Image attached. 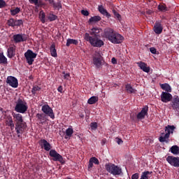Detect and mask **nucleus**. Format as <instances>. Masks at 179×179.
Here are the masks:
<instances>
[{
    "mask_svg": "<svg viewBox=\"0 0 179 179\" xmlns=\"http://www.w3.org/2000/svg\"><path fill=\"white\" fill-rule=\"evenodd\" d=\"M80 117H84V115H80Z\"/></svg>",
    "mask_w": 179,
    "mask_h": 179,
    "instance_id": "61",
    "label": "nucleus"
},
{
    "mask_svg": "<svg viewBox=\"0 0 179 179\" xmlns=\"http://www.w3.org/2000/svg\"><path fill=\"white\" fill-rule=\"evenodd\" d=\"M45 1H48L50 6H53L54 3L55 2V0H45Z\"/></svg>",
    "mask_w": 179,
    "mask_h": 179,
    "instance_id": "56",
    "label": "nucleus"
},
{
    "mask_svg": "<svg viewBox=\"0 0 179 179\" xmlns=\"http://www.w3.org/2000/svg\"><path fill=\"white\" fill-rule=\"evenodd\" d=\"M90 126L92 130H96L98 128V124L96 122H92Z\"/></svg>",
    "mask_w": 179,
    "mask_h": 179,
    "instance_id": "46",
    "label": "nucleus"
},
{
    "mask_svg": "<svg viewBox=\"0 0 179 179\" xmlns=\"http://www.w3.org/2000/svg\"><path fill=\"white\" fill-rule=\"evenodd\" d=\"M71 44H74L75 45H78V41H76V39L68 38L66 45L67 47H69L71 45Z\"/></svg>",
    "mask_w": 179,
    "mask_h": 179,
    "instance_id": "30",
    "label": "nucleus"
},
{
    "mask_svg": "<svg viewBox=\"0 0 179 179\" xmlns=\"http://www.w3.org/2000/svg\"><path fill=\"white\" fill-rule=\"evenodd\" d=\"M23 24L22 20H15L14 27H20Z\"/></svg>",
    "mask_w": 179,
    "mask_h": 179,
    "instance_id": "44",
    "label": "nucleus"
},
{
    "mask_svg": "<svg viewBox=\"0 0 179 179\" xmlns=\"http://www.w3.org/2000/svg\"><path fill=\"white\" fill-rule=\"evenodd\" d=\"M131 179H139V173H136L133 174L131 176Z\"/></svg>",
    "mask_w": 179,
    "mask_h": 179,
    "instance_id": "52",
    "label": "nucleus"
},
{
    "mask_svg": "<svg viewBox=\"0 0 179 179\" xmlns=\"http://www.w3.org/2000/svg\"><path fill=\"white\" fill-rule=\"evenodd\" d=\"M101 31V29L94 27L90 31V34L85 33L83 35V38L85 41L89 42L92 47L101 48L104 45V42L98 37V35Z\"/></svg>",
    "mask_w": 179,
    "mask_h": 179,
    "instance_id": "1",
    "label": "nucleus"
},
{
    "mask_svg": "<svg viewBox=\"0 0 179 179\" xmlns=\"http://www.w3.org/2000/svg\"><path fill=\"white\" fill-rule=\"evenodd\" d=\"M150 52L153 55H157V49H155V47H151V48H150Z\"/></svg>",
    "mask_w": 179,
    "mask_h": 179,
    "instance_id": "48",
    "label": "nucleus"
},
{
    "mask_svg": "<svg viewBox=\"0 0 179 179\" xmlns=\"http://www.w3.org/2000/svg\"><path fill=\"white\" fill-rule=\"evenodd\" d=\"M6 124L11 129H13L15 128V124L13 120L12 117H8V120H6Z\"/></svg>",
    "mask_w": 179,
    "mask_h": 179,
    "instance_id": "28",
    "label": "nucleus"
},
{
    "mask_svg": "<svg viewBox=\"0 0 179 179\" xmlns=\"http://www.w3.org/2000/svg\"><path fill=\"white\" fill-rule=\"evenodd\" d=\"M0 64H8V59L4 56L3 53L0 52Z\"/></svg>",
    "mask_w": 179,
    "mask_h": 179,
    "instance_id": "37",
    "label": "nucleus"
},
{
    "mask_svg": "<svg viewBox=\"0 0 179 179\" xmlns=\"http://www.w3.org/2000/svg\"><path fill=\"white\" fill-rule=\"evenodd\" d=\"M94 166V163L92 162L91 159H90L89 162V165H88V169H92Z\"/></svg>",
    "mask_w": 179,
    "mask_h": 179,
    "instance_id": "53",
    "label": "nucleus"
},
{
    "mask_svg": "<svg viewBox=\"0 0 179 179\" xmlns=\"http://www.w3.org/2000/svg\"><path fill=\"white\" fill-rule=\"evenodd\" d=\"M38 0H29L31 3H34V6L37 5Z\"/></svg>",
    "mask_w": 179,
    "mask_h": 179,
    "instance_id": "55",
    "label": "nucleus"
},
{
    "mask_svg": "<svg viewBox=\"0 0 179 179\" xmlns=\"http://www.w3.org/2000/svg\"><path fill=\"white\" fill-rule=\"evenodd\" d=\"M20 11H21V9L20 7H16L15 9L10 10V15L13 16L17 15L18 13H20Z\"/></svg>",
    "mask_w": 179,
    "mask_h": 179,
    "instance_id": "38",
    "label": "nucleus"
},
{
    "mask_svg": "<svg viewBox=\"0 0 179 179\" xmlns=\"http://www.w3.org/2000/svg\"><path fill=\"white\" fill-rule=\"evenodd\" d=\"M161 87L164 91H166L168 93H171V87L168 83L162 84Z\"/></svg>",
    "mask_w": 179,
    "mask_h": 179,
    "instance_id": "31",
    "label": "nucleus"
},
{
    "mask_svg": "<svg viewBox=\"0 0 179 179\" xmlns=\"http://www.w3.org/2000/svg\"><path fill=\"white\" fill-rule=\"evenodd\" d=\"M6 83L11 87L17 88L18 87V80L14 76H8Z\"/></svg>",
    "mask_w": 179,
    "mask_h": 179,
    "instance_id": "13",
    "label": "nucleus"
},
{
    "mask_svg": "<svg viewBox=\"0 0 179 179\" xmlns=\"http://www.w3.org/2000/svg\"><path fill=\"white\" fill-rule=\"evenodd\" d=\"M172 99V94L169 92H163L161 94V100L164 103L170 102Z\"/></svg>",
    "mask_w": 179,
    "mask_h": 179,
    "instance_id": "15",
    "label": "nucleus"
},
{
    "mask_svg": "<svg viewBox=\"0 0 179 179\" xmlns=\"http://www.w3.org/2000/svg\"><path fill=\"white\" fill-rule=\"evenodd\" d=\"M41 90V88L38 85H34L33 87H32V90H31L32 94L34 96H36V92L38 91H40Z\"/></svg>",
    "mask_w": 179,
    "mask_h": 179,
    "instance_id": "42",
    "label": "nucleus"
},
{
    "mask_svg": "<svg viewBox=\"0 0 179 179\" xmlns=\"http://www.w3.org/2000/svg\"><path fill=\"white\" fill-rule=\"evenodd\" d=\"M100 21H101V17H100V15H94V17H91V18L89 20L90 23L99 22Z\"/></svg>",
    "mask_w": 179,
    "mask_h": 179,
    "instance_id": "29",
    "label": "nucleus"
},
{
    "mask_svg": "<svg viewBox=\"0 0 179 179\" xmlns=\"http://www.w3.org/2000/svg\"><path fill=\"white\" fill-rule=\"evenodd\" d=\"M27 103L19 98L17 99L15 110L19 113H25L28 110Z\"/></svg>",
    "mask_w": 179,
    "mask_h": 179,
    "instance_id": "4",
    "label": "nucleus"
},
{
    "mask_svg": "<svg viewBox=\"0 0 179 179\" xmlns=\"http://www.w3.org/2000/svg\"><path fill=\"white\" fill-rule=\"evenodd\" d=\"M50 55L53 57H57L58 55H57V52L55 48V44L52 43L50 47Z\"/></svg>",
    "mask_w": 179,
    "mask_h": 179,
    "instance_id": "22",
    "label": "nucleus"
},
{
    "mask_svg": "<svg viewBox=\"0 0 179 179\" xmlns=\"http://www.w3.org/2000/svg\"><path fill=\"white\" fill-rule=\"evenodd\" d=\"M36 117L38 118V120L41 122L43 123L45 121V115H44L43 113H38L36 115Z\"/></svg>",
    "mask_w": 179,
    "mask_h": 179,
    "instance_id": "36",
    "label": "nucleus"
},
{
    "mask_svg": "<svg viewBox=\"0 0 179 179\" xmlns=\"http://www.w3.org/2000/svg\"><path fill=\"white\" fill-rule=\"evenodd\" d=\"M36 56H37V54L31 50H27V52L24 54L26 62L29 65H32L33 64Z\"/></svg>",
    "mask_w": 179,
    "mask_h": 179,
    "instance_id": "5",
    "label": "nucleus"
},
{
    "mask_svg": "<svg viewBox=\"0 0 179 179\" xmlns=\"http://www.w3.org/2000/svg\"><path fill=\"white\" fill-rule=\"evenodd\" d=\"M16 50V46L15 45H11L8 49V57L9 58H13L15 55Z\"/></svg>",
    "mask_w": 179,
    "mask_h": 179,
    "instance_id": "20",
    "label": "nucleus"
},
{
    "mask_svg": "<svg viewBox=\"0 0 179 179\" xmlns=\"http://www.w3.org/2000/svg\"><path fill=\"white\" fill-rule=\"evenodd\" d=\"M68 179H72V178H68Z\"/></svg>",
    "mask_w": 179,
    "mask_h": 179,
    "instance_id": "64",
    "label": "nucleus"
},
{
    "mask_svg": "<svg viewBox=\"0 0 179 179\" xmlns=\"http://www.w3.org/2000/svg\"><path fill=\"white\" fill-rule=\"evenodd\" d=\"M104 37L107 38L112 43L120 44L124 41V36L115 32L111 28H107L104 30Z\"/></svg>",
    "mask_w": 179,
    "mask_h": 179,
    "instance_id": "2",
    "label": "nucleus"
},
{
    "mask_svg": "<svg viewBox=\"0 0 179 179\" xmlns=\"http://www.w3.org/2000/svg\"><path fill=\"white\" fill-rule=\"evenodd\" d=\"M57 91H58L59 93H63V87H62V85H59V86L58 87Z\"/></svg>",
    "mask_w": 179,
    "mask_h": 179,
    "instance_id": "54",
    "label": "nucleus"
},
{
    "mask_svg": "<svg viewBox=\"0 0 179 179\" xmlns=\"http://www.w3.org/2000/svg\"><path fill=\"white\" fill-rule=\"evenodd\" d=\"M39 17H40L41 22L44 24L45 22V14L44 11L43 10L40 11Z\"/></svg>",
    "mask_w": 179,
    "mask_h": 179,
    "instance_id": "41",
    "label": "nucleus"
},
{
    "mask_svg": "<svg viewBox=\"0 0 179 179\" xmlns=\"http://www.w3.org/2000/svg\"><path fill=\"white\" fill-rule=\"evenodd\" d=\"M99 101L98 96H92L90 99H88L87 103L90 105H93Z\"/></svg>",
    "mask_w": 179,
    "mask_h": 179,
    "instance_id": "32",
    "label": "nucleus"
},
{
    "mask_svg": "<svg viewBox=\"0 0 179 179\" xmlns=\"http://www.w3.org/2000/svg\"><path fill=\"white\" fill-rule=\"evenodd\" d=\"M73 134V129L72 126H70L66 130V136L71 137Z\"/></svg>",
    "mask_w": 179,
    "mask_h": 179,
    "instance_id": "39",
    "label": "nucleus"
},
{
    "mask_svg": "<svg viewBox=\"0 0 179 179\" xmlns=\"http://www.w3.org/2000/svg\"><path fill=\"white\" fill-rule=\"evenodd\" d=\"M52 6L53 7V9L60 10L63 8L62 1H57V2L55 1V3H53Z\"/></svg>",
    "mask_w": 179,
    "mask_h": 179,
    "instance_id": "21",
    "label": "nucleus"
},
{
    "mask_svg": "<svg viewBox=\"0 0 179 179\" xmlns=\"http://www.w3.org/2000/svg\"><path fill=\"white\" fill-rule=\"evenodd\" d=\"M117 143L119 145H120V144L123 143V141H122V139L119 138L118 141H117Z\"/></svg>",
    "mask_w": 179,
    "mask_h": 179,
    "instance_id": "58",
    "label": "nucleus"
},
{
    "mask_svg": "<svg viewBox=\"0 0 179 179\" xmlns=\"http://www.w3.org/2000/svg\"><path fill=\"white\" fill-rule=\"evenodd\" d=\"M110 179H114V178H111Z\"/></svg>",
    "mask_w": 179,
    "mask_h": 179,
    "instance_id": "63",
    "label": "nucleus"
},
{
    "mask_svg": "<svg viewBox=\"0 0 179 179\" xmlns=\"http://www.w3.org/2000/svg\"><path fill=\"white\" fill-rule=\"evenodd\" d=\"M152 174V171H144L141 173V178L140 179H150L149 176Z\"/></svg>",
    "mask_w": 179,
    "mask_h": 179,
    "instance_id": "27",
    "label": "nucleus"
},
{
    "mask_svg": "<svg viewBox=\"0 0 179 179\" xmlns=\"http://www.w3.org/2000/svg\"><path fill=\"white\" fill-rule=\"evenodd\" d=\"M90 159H91L93 164H99V161L96 157H92Z\"/></svg>",
    "mask_w": 179,
    "mask_h": 179,
    "instance_id": "47",
    "label": "nucleus"
},
{
    "mask_svg": "<svg viewBox=\"0 0 179 179\" xmlns=\"http://www.w3.org/2000/svg\"><path fill=\"white\" fill-rule=\"evenodd\" d=\"M47 18L51 22L56 21L58 19V15L53 14L52 11H51L47 15Z\"/></svg>",
    "mask_w": 179,
    "mask_h": 179,
    "instance_id": "24",
    "label": "nucleus"
},
{
    "mask_svg": "<svg viewBox=\"0 0 179 179\" xmlns=\"http://www.w3.org/2000/svg\"><path fill=\"white\" fill-rule=\"evenodd\" d=\"M7 24L9 27H15V20L13 18H10L7 21Z\"/></svg>",
    "mask_w": 179,
    "mask_h": 179,
    "instance_id": "43",
    "label": "nucleus"
},
{
    "mask_svg": "<svg viewBox=\"0 0 179 179\" xmlns=\"http://www.w3.org/2000/svg\"><path fill=\"white\" fill-rule=\"evenodd\" d=\"M17 137H18V138L21 137L20 134H17Z\"/></svg>",
    "mask_w": 179,
    "mask_h": 179,
    "instance_id": "60",
    "label": "nucleus"
},
{
    "mask_svg": "<svg viewBox=\"0 0 179 179\" xmlns=\"http://www.w3.org/2000/svg\"><path fill=\"white\" fill-rule=\"evenodd\" d=\"M112 13L114 15L115 18H117L119 21L122 20V15L119 13H117L116 10L113 9Z\"/></svg>",
    "mask_w": 179,
    "mask_h": 179,
    "instance_id": "40",
    "label": "nucleus"
},
{
    "mask_svg": "<svg viewBox=\"0 0 179 179\" xmlns=\"http://www.w3.org/2000/svg\"><path fill=\"white\" fill-rule=\"evenodd\" d=\"M163 27L162 26V22H156L154 26V31L157 34H160L162 33Z\"/></svg>",
    "mask_w": 179,
    "mask_h": 179,
    "instance_id": "18",
    "label": "nucleus"
},
{
    "mask_svg": "<svg viewBox=\"0 0 179 179\" xmlns=\"http://www.w3.org/2000/svg\"><path fill=\"white\" fill-rule=\"evenodd\" d=\"M27 127V123L24 120L22 121V122L15 124V130L17 131V134H22Z\"/></svg>",
    "mask_w": 179,
    "mask_h": 179,
    "instance_id": "12",
    "label": "nucleus"
},
{
    "mask_svg": "<svg viewBox=\"0 0 179 179\" xmlns=\"http://www.w3.org/2000/svg\"><path fill=\"white\" fill-rule=\"evenodd\" d=\"M45 6V3L43 2L42 1H37V4L35 5V6H37L38 8L40 7H43Z\"/></svg>",
    "mask_w": 179,
    "mask_h": 179,
    "instance_id": "45",
    "label": "nucleus"
},
{
    "mask_svg": "<svg viewBox=\"0 0 179 179\" xmlns=\"http://www.w3.org/2000/svg\"><path fill=\"white\" fill-rule=\"evenodd\" d=\"M13 39L15 43H19L27 41L28 36L26 34H17L13 36Z\"/></svg>",
    "mask_w": 179,
    "mask_h": 179,
    "instance_id": "9",
    "label": "nucleus"
},
{
    "mask_svg": "<svg viewBox=\"0 0 179 179\" xmlns=\"http://www.w3.org/2000/svg\"><path fill=\"white\" fill-rule=\"evenodd\" d=\"M149 107L148 106H144L141 108V111L137 114L136 118L138 120H144L146 115H148Z\"/></svg>",
    "mask_w": 179,
    "mask_h": 179,
    "instance_id": "14",
    "label": "nucleus"
},
{
    "mask_svg": "<svg viewBox=\"0 0 179 179\" xmlns=\"http://www.w3.org/2000/svg\"><path fill=\"white\" fill-rule=\"evenodd\" d=\"M39 145L41 146V149H43L46 152L51 151L52 150V146L50 143H49L47 140L45 139H41L39 141Z\"/></svg>",
    "mask_w": 179,
    "mask_h": 179,
    "instance_id": "11",
    "label": "nucleus"
},
{
    "mask_svg": "<svg viewBox=\"0 0 179 179\" xmlns=\"http://www.w3.org/2000/svg\"><path fill=\"white\" fill-rule=\"evenodd\" d=\"M166 159L171 166L179 168V157L168 156Z\"/></svg>",
    "mask_w": 179,
    "mask_h": 179,
    "instance_id": "8",
    "label": "nucleus"
},
{
    "mask_svg": "<svg viewBox=\"0 0 179 179\" xmlns=\"http://www.w3.org/2000/svg\"><path fill=\"white\" fill-rule=\"evenodd\" d=\"M62 74L64 75V78L69 80V78H70L69 73H66L65 71H62Z\"/></svg>",
    "mask_w": 179,
    "mask_h": 179,
    "instance_id": "51",
    "label": "nucleus"
},
{
    "mask_svg": "<svg viewBox=\"0 0 179 179\" xmlns=\"http://www.w3.org/2000/svg\"><path fill=\"white\" fill-rule=\"evenodd\" d=\"M29 78H32V76H30Z\"/></svg>",
    "mask_w": 179,
    "mask_h": 179,
    "instance_id": "62",
    "label": "nucleus"
},
{
    "mask_svg": "<svg viewBox=\"0 0 179 179\" xmlns=\"http://www.w3.org/2000/svg\"><path fill=\"white\" fill-rule=\"evenodd\" d=\"M98 10H99V13H101L103 16L106 17L107 18L111 17V15L110 14V13L108 12V10L104 8L103 5L98 6Z\"/></svg>",
    "mask_w": 179,
    "mask_h": 179,
    "instance_id": "17",
    "label": "nucleus"
},
{
    "mask_svg": "<svg viewBox=\"0 0 179 179\" xmlns=\"http://www.w3.org/2000/svg\"><path fill=\"white\" fill-rule=\"evenodd\" d=\"M13 117L15 119V121L16 122V124L22 122L23 118L21 114H15L13 113Z\"/></svg>",
    "mask_w": 179,
    "mask_h": 179,
    "instance_id": "25",
    "label": "nucleus"
},
{
    "mask_svg": "<svg viewBox=\"0 0 179 179\" xmlns=\"http://www.w3.org/2000/svg\"><path fill=\"white\" fill-rule=\"evenodd\" d=\"M106 139H103V140L101 141V143L102 145H104L106 144Z\"/></svg>",
    "mask_w": 179,
    "mask_h": 179,
    "instance_id": "59",
    "label": "nucleus"
},
{
    "mask_svg": "<svg viewBox=\"0 0 179 179\" xmlns=\"http://www.w3.org/2000/svg\"><path fill=\"white\" fill-rule=\"evenodd\" d=\"M49 155L52 158V160L55 162H59L62 164H64V157L59 155L56 150H50Z\"/></svg>",
    "mask_w": 179,
    "mask_h": 179,
    "instance_id": "6",
    "label": "nucleus"
},
{
    "mask_svg": "<svg viewBox=\"0 0 179 179\" xmlns=\"http://www.w3.org/2000/svg\"><path fill=\"white\" fill-rule=\"evenodd\" d=\"M103 57H101V55L99 52H95L93 56V64L96 66L97 69L101 66Z\"/></svg>",
    "mask_w": 179,
    "mask_h": 179,
    "instance_id": "10",
    "label": "nucleus"
},
{
    "mask_svg": "<svg viewBox=\"0 0 179 179\" xmlns=\"http://www.w3.org/2000/svg\"><path fill=\"white\" fill-rule=\"evenodd\" d=\"M126 90H127L128 94H136V90H134V88H132V87L129 84L126 85Z\"/></svg>",
    "mask_w": 179,
    "mask_h": 179,
    "instance_id": "33",
    "label": "nucleus"
},
{
    "mask_svg": "<svg viewBox=\"0 0 179 179\" xmlns=\"http://www.w3.org/2000/svg\"><path fill=\"white\" fill-rule=\"evenodd\" d=\"M137 64L143 71L145 73H149L150 71V66H148L145 62H137Z\"/></svg>",
    "mask_w": 179,
    "mask_h": 179,
    "instance_id": "19",
    "label": "nucleus"
},
{
    "mask_svg": "<svg viewBox=\"0 0 179 179\" xmlns=\"http://www.w3.org/2000/svg\"><path fill=\"white\" fill-rule=\"evenodd\" d=\"M112 64H117V59L115 57H113L111 59Z\"/></svg>",
    "mask_w": 179,
    "mask_h": 179,
    "instance_id": "57",
    "label": "nucleus"
},
{
    "mask_svg": "<svg viewBox=\"0 0 179 179\" xmlns=\"http://www.w3.org/2000/svg\"><path fill=\"white\" fill-rule=\"evenodd\" d=\"M105 169L113 176H120L122 173V168L112 163L106 164Z\"/></svg>",
    "mask_w": 179,
    "mask_h": 179,
    "instance_id": "3",
    "label": "nucleus"
},
{
    "mask_svg": "<svg viewBox=\"0 0 179 179\" xmlns=\"http://www.w3.org/2000/svg\"><path fill=\"white\" fill-rule=\"evenodd\" d=\"M6 6V2L3 0H0V8H3Z\"/></svg>",
    "mask_w": 179,
    "mask_h": 179,
    "instance_id": "49",
    "label": "nucleus"
},
{
    "mask_svg": "<svg viewBox=\"0 0 179 179\" xmlns=\"http://www.w3.org/2000/svg\"><path fill=\"white\" fill-rule=\"evenodd\" d=\"M41 111L52 120L55 118V115L53 112V110L49 105L46 104L43 106L41 108Z\"/></svg>",
    "mask_w": 179,
    "mask_h": 179,
    "instance_id": "7",
    "label": "nucleus"
},
{
    "mask_svg": "<svg viewBox=\"0 0 179 179\" xmlns=\"http://www.w3.org/2000/svg\"><path fill=\"white\" fill-rule=\"evenodd\" d=\"M170 137V134H169V133H166L164 134V137L163 136H161L159 138V141L160 143H169V141L166 140V138H169Z\"/></svg>",
    "mask_w": 179,
    "mask_h": 179,
    "instance_id": "26",
    "label": "nucleus"
},
{
    "mask_svg": "<svg viewBox=\"0 0 179 179\" xmlns=\"http://www.w3.org/2000/svg\"><path fill=\"white\" fill-rule=\"evenodd\" d=\"M170 151L173 155H178L179 154V147L178 145H173Z\"/></svg>",
    "mask_w": 179,
    "mask_h": 179,
    "instance_id": "34",
    "label": "nucleus"
},
{
    "mask_svg": "<svg viewBox=\"0 0 179 179\" xmlns=\"http://www.w3.org/2000/svg\"><path fill=\"white\" fill-rule=\"evenodd\" d=\"M157 9L160 12H166L169 11V8L167 7L166 4L164 3H160L158 6H157Z\"/></svg>",
    "mask_w": 179,
    "mask_h": 179,
    "instance_id": "23",
    "label": "nucleus"
},
{
    "mask_svg": "<svg viewBox=\"0 0 179 179\" xmlns=\"http://www.w3.org/2000/svg\"><path fill=\"white\" fill-rule=\"evenodd\" d=\"M176 129V127L174 125H168L166 127L165 131H167V134H169V135L171 134H173V131Z\"/></svg>",
    "mask_w": 179,
    "mask_h": 179,
    "instance_id": "35",
    "label": "nucleus"
},
{
    "mask_svg": "<svg viewBox=\"0 0 179 179\" xmlns=\"http://www.w3.org/2000/svg\"><path fill=\"white\" fill-rule=\"evenodd\" d=\"M81 13H82V15H84V16H88V15H90L89 11L85 10H81Z\"/></svg>",
    "mask_w": 179,
    "mask_h": 179,
    "instance_id": "50",
    "label": "nucleus"
},
{
    "mask_svg": "<svg viewBox=\"0 0 179 179\" xmlns=\"http://www.w3.org/2000/svg\"><path fill=\"white\" fill-rule=\"evenodd\" d=\"M171 107L173 110L179 113V97L178 96H175L171 101Z\"/></svg>",
    "mask_w": 179,
    "mask_h": 179,
    "instance_id": "16",
    "label": "nucleus"
}]
</instances>
